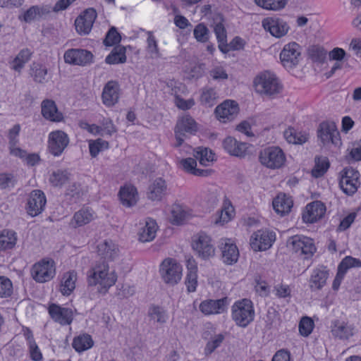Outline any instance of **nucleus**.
Listing matches in <instances>:
<instances>
[{
    "label": "nucleus",
    "instance_id": "nucleus-1",
    "mask_svg": "<svg viewBox=\"0 0 361 361\" xmlns=\"http://www.w3.org/2000/svg\"><path fill=\"white\" fill-rule=\"evenodd\" d=\"M253 85L257 93L262 97L274 98L281 93L283 85L276 74L264 71L255 78Z\"/></svg>",
    "mask_w": 361,
    "mask_h": 361
},
{
    "label": "nucleus",
    "instance_id": "nucleus-2",
    "mask_svg": "<svg viewBox=\"0 0 361 361\" xmlns=\"http://www.w3.org/2000/svg\"><path fill=\"white\" fill-rule=\"evenodd\" d=\"M117 280V275L114 271L109 272V264L103 261L97 263L88 271V284L101 286L99 292L106 293L108 289L114 286Z\"/></svg>",
    "mask_w": 361,
    "mask_h": 361
},
{
    "label": "nucleus",
    "instance_id": "nucleus-3",
    "mask_svg": "<svg viewBox=\"0 0 361 361\" xmlns=\"http://www.w3.org/2000/svg\"><path fill=\"white\" fill-rule=\"evenodd\" d=\"M231 316L237 326L243 328L247 326L255 318L252 301L245 298L235 302L231 308Z\"/></svg>",
    "mask_w": 361,
    "mask_h": 361
},
{
    "label": "nucleus",
    "instance_id": "nucleus-4",
    "mask_svg": "<svg viewBox=\"0 0 361 361\" xmlns=\"http://www.w3.org/2000/svg\"><path fill=\"white\" fill-rule=\"evenodd\" d=\"M182 271V266L173 258L165 259L161 262L159 269L163 281L170 286H174L180 281Z\"/></svg>",
    "mask_w": 361,
    "mask_h": 361
},
{
    "label": "nucleus",
    "instance_id": "nucleus-5",
    "mask_svg": "<svg viewBox=\"0 0 361 361\" xmlns=\"http://www.w3.org/2000/svg\"><path fill=\"white\" fill-rule=\"evenodd\" d=\"M260 163L271 169L281 168L286 161V156L279 147H268L262 149L259 155Z\"/></svg>",
    "mask_w": 361,
    "mask_h": 361
},
{
    "label": "nucleus",
    "instance_id": "nucleus-6",
    "mask_svg": "<svg viewBox=\"0 0 361 361\" xmlns=\"http://www.w3.org/2000/svg\"><path fill=\"white\" fill-rule=\"evenodd\" d=\"M56 274L54 262L43 259L35 263L31 269L33 279L38 283H44L52 279Z\"/></svg>",
    "mask_w": 361,
    "mask_h": 361
},
{
    "label": "nucleus",
    "instance_id": "nucleus-7",
    "mask_svg": "<svg viewBox=\"0 0 361 361\" xmlns=\"http://www.w3.org/2000/svg\"><path fill=\"white\" fill-rule=\"evenodd\" d=\"M287 245L293 252L306 255L305 258L312 256L316 251L313 240L305 235H296L289 238Z\"/></svg>",
    "mask_w": 361,
    "mask_h": 361
},
{
    "label": "nucleus",
    "instance_id": "nucleus-8",
    "mask_svg": "<svg viewBox=\"0 0 361 361\" xmlns=\"http://www.w3.org/2000/svg\"><path fill=\"white\" fill-rule=\"evenodd\" d=\"M359 172L352 167L345 168L341 171L339 185L344 193L353 195L360 185Z\"/></svg>",
    "mask_w": 361,
    "mask_h": 361
},
{
    "label": "nucleus",
    "instance_id": "nucleus-9",
    "mask_svg": "<svg viewBox=\"0 0 361 361\" xmlns=\"http://www.w3.org/2000/svg\"><path fill=\"white\" fill-rule=\"evenodd\" d=\"M192 248L197 256L202 259H208L215 254V247L212 238L203 233L195 236L192 241Z\"/></svg>",
    "mask_w": 361,
    "mask_h": 361
},
{
    "label": "nucleus",
    "instance_id": "nucleus-10",
    "mask_svg": "<svg viewBox=\"0 0 361 361\" xmlns=\"http://www.w3.org/2000/svg\"><path fill=\"white\" fill-rule=\"evenodd\" d=\"M276 240V234L269 230H259L251 236L250 245L255 251L269 250Z\"/></svg>",
    "mask_w": 361,
    "mask_h": 361
},
{
    "label": "nucleus",
    "instance_id": "nucleus-11",
    "mask_svg": "<svg viewBox=\"0 0 361 361\" xmlns=\"http://www.w3.org/2000/svg\"><path fill=\"white\" fill-rule=\"evenodd\" d=\"M197 130V123L190 116L187 115L180 118L175 127V135L177 140L176 147H180L186 134L193 135Z\"/></svg>",
    "mask_w": 361,
    "mask_h": 361
},
{
    "label": "nucleus",
    "instance_id": "nucleus-12",
    "mask_svg": "<svg viewBox=\"0 0 361 361\" xmlns=\"http://www.w3.org/2000/svg\"><path fill=\"white\" fill-rule=\"evenodd\" d=\"M69 144L68 135L62 130L52 131L49 135L48 148L54 157L60 156Z\"/></svg>",
    "mask_w": 361,
    "mask_h": 361
},
{
    "label": "nucleus",
    "instance_id": "nucleus-13",
    "mask_svg": "<svg viewBox=\"0 0 361 361\" xmlns=\"http://www.w3.org/2000/svg\"><path fill=\"white\" fill-rule=\"evenodd\" d=\"M300 46L296 42L286 44L280 54V59L286 68H293L300 61L301 51Z\"/></svg>",
    "mask_w": 361,
    "mask_h": 361
},
{
    "label": "nucleus",
    "instance_id": "nucleus-14",
    "mask_svg": "<svg viewBox=\"0 0 361 361\" xmlns=\"http://www.w3.org/2000/svg\"><path fill=\"white\" fill-rule=\"evenodd\" d=\"M317 134L323 145L331 142L337 146L341 144L340 134L334 122L324 121L321 123L317 130Z\"/></svg>",
    "mask_w": 361,
    "mask_h": 361
},
{
    "label": "nucleus",
    "instance_id": "nucleus-15",
    "mask_svg": "<svg viewBox=\"0 0 361 361\" xmlns=\"http://www.w3.org/2000/svg\"><path fill=\"white\" fill-rule=\"evenodd\" d=\"M46 203V196L42 190H32L26 204L27 213L32 217L37 216L44 211Z\"/></svg>",
    "mask_w": 361,
    "mask_h": 361
},
{
    "label": "nucleus",
    "instance_id": "nucleus-16",
    "mask_svg": "<svg viewBox=\"0 0 361 361\" xmlns=\"http://www.w3.org/2000/svg\"><path fill=\"white\" fill-rule=\"evenodd\" d=\"M262 24L267 32L276 38L285 36L290 29L286 21L276 17H267L262 20Z\"/></svg>",
    "mask_w": 361,
    "mask_h": 361
},
{
    "label": "nucleus",
    "instance_id": "nucleus-17",
    "mask_svg": "<svg viewBox=\"0 0 361 361\" xmlns=\"http://www.w3.org/2000/svg\"><path fill=\"white\" fill-rule=\"evenodd\" d=\"M218 247L221 252V259L224 263L232 265L237 262L239 257V250L232 239L221 238Z\"/></svg>",
    "mask_w": 361,
    "mask_h": 361
},
{
    "label": "nucleus",
    "instance_id": "nucleus-18",
    "mask_svg": "<svg viewBox=\"0 0 361 361\" xmlns=\"http://www.w3.org/2000/svg\"><path fill=\"white\" fill-rule=\"evenodd\" d=\"M63 58L67 63L86 66L92 62L93 55L86 49H71L65 52Z\"/></svg>",
    "mask_w": 361,
    "mask_h": 361
},
{
    "label": "nucleus",
    "instance_id": "nucleus-19",
    "mask_svg": "<svg viewBox=\"0 0 361 361\" xmlns=\"http://www.w3.org/2000/svg\"><path fill=\"white\" fill-rule=\"evenodd\" d=\"M97 12L90 8L84 11L75 20V26L80 35H87L92 30L97 18Z\"/></svg>",
    "mask_w": 361,
    "mask_h": 361
},
{
    "label": "nucleus",
    "instance_id": "nucleus-20",
    "mask_svg": "<svg viewBox=\"0 0 361 361\" xmlns=\"http://www.w3.org/2000/svg\"><path fill=\"white\" fill-rule=\"evenodd\" d=\"M51 318L61 325H70L73 320V312L71 308L51 303L48 307Z\"/></svg>",
    "mask_w": 361,
    "mask_h": 361
},
{
    "label": "nucleus",
    "instance_id": "nucleus-21",
    "mask_svg": "<svg viewBox=\"0 0 361 361\" xmlns=\"http://www.w3.org/2000/svg\"><path fill=\"white\" fill-rule=\"evenodd\" d=\"M238 104L234 101L229 100L224 102L215 109L217 118L223 123L233 121L238 114Z\"/></svg>",
    "mask_w": 361,
    "mask_h": 361
},
{
    "label": "nucleus",
    "instance_id": "nucleus-22",
    "mask_svg": "<svg viewBox=\"0 0 361 361\" xmlns=\"http://www.w3.org/2000/svg\"><path fill=\"white\" fill-rule=\"evenodd\" d=\"M326 207L320 201H314L308 204L302 213V220L305 223H314L320 219L325 214Z\"/></svg>",
    "mask_w": 361,
    "mask_h": 361
},
{
    "label": "nucleus",
    "instance_id": "nucleus-23",
    "mask_svg": "<svg viewBox=\"0 0 361 361\" xmlns=\"http://www.w3.org/2000/svg\"><path fill=\"white\" fill-rule=\"evenodd\" d=\"M168 186L162 178H157L148 186L147 197L151 201H161L166 195Z\"/></svg>",
    "mask_w": 361,
    "mask_h": 361
},
{
    "label": "nucleus",
    "instance_id": "nucleus-24",
    "mask_svg": "<svg viewBox=\"0 0 361 361\" xmlns=\"http://www.w3.org/2000/svg\"><path fill=\"white\" fill-rule=\"evenodd\" d=\"M120 86L118 82L110 80L104 85L102 94V102L106 106H113L119 99Z\"/></svg>",
    "mask_w": 361,
    "mask_h": 361
},
{
    "label": "nucleus",
    "instance_id": "nucleus-25",
    "mask_svg": "<svg viewBox=\"0 0 361 361\" xmlns=\"http://www.w3.org/2000/svg\"><path fill=\"white\" fill-rule=\"evenodd\" d=\"M329 270L326 267H318L312 270L309 280V286L312 291L321 290L326 283Z\"/></svg>",
    "mask_w": 361,
    "mask_h": 361
},
{
    "label": "nucleus",
    "instance_id": "nucleus-26",
    "mask_svg": "<svg viewBox=\"0 0 361 361\" xmlns=\"http://www.w3.org/2000/svg\"><path fill=\"white\" fill-rule=\"evenodd\" d=\"M228 305V298H223L219 300H208L201 302L200 309L204 314H221L224 312Z\"/></svg>",
    "mask_w": 361,
    "mask_h": 361
},
{
    "label": "nucleus",
    "instance_id": "nucleus-27",
    "mask_svg": "<svg viewBox=\"0 0 361 361\" xmlns=\"http://www.w3.org/2000/svg\"><path fill=\"white\" fill-rule=\"evenodd\" d=\"M42 114L44 118L52 122H60L63 116L61 112L58 110L54 101L44 99L41 104Z\"/></svg>",
    "mask_w": 361,
    "mask_h": 361
},
{
    "label": "nucleus",
    "instance_id": "nucleus-28",
    "mask_svg": "<svg viewBox=\"0 0 361 361\" xmlns=\"http://www.w3.org/2000/svg\"><path fill=\"white\" fill-rule=\"evenodd\" d=\"M331 328L333 336L341 340L348 339L354 334V326L343 321L332 322Z\"/></svg>",
    "mask_w": 361,
    "mask_h": 361
},
{
    "label": "nucleus",
    "instance_id": "nucleus-29",
    "mask_svg": "<svg viewBox=\"0 0 361 361\" xmlns=\"http://www.w3.org/2000/svg\"><path fill=\"white\" fill-rule=\"evenodd\" d=\"M98 255L104 259L114 260L119 254L118 246L111 240H105L97 245Z\"/></svg>",
    "mask_w": 361,
    "mask_h": 361
},
{
    "label": "nucleus",
    "instance_id": "nucleus-30",
    "mask_svg": "<svg viewBox=\"0 0 361 361\" xmlns=\"http://www.w3.org/2000/svg\"><path fill=\"white\" fill-rule=\"evenodd\" d=\"M223 147L231 155L242 157L246 151V144L239 142L232 137H228L223 141Z\"/></svg>",
    "mask_w": 361,
    "mask_h": 361
},
{
    "label": "nucleus",
    "instance_id": "nucleus-31",
    "mask_svg": "<svg viewBox=\"0 0 361 361\" xmlns=\"http://www.w3.org/2000/svg\"><path fill=\"white\" fill-rule=\"evenodd\" d=\"M77 273L72 270L65 273L62 277L60 286V292L63 295H70L75 288Z\"/></svg>",
    "mask_w": 361,
    "mask_h": 361
},
{
    "label": "nucleus",
    "instance_id": "nucleus-32",
    "mask_svg": "<svg viewBox=\"0 0 361 361\" xmlns=\"http://www.w3.org/2000/svg\"><path fill=\"white\" fill-rule=\"evenodd\" d=\"M272 204L276 212L284 215L290 212L293 202L290 197L283 194L275 197Z\"/></svg>",
    "mask_w": 361,
    "mask_h": 361
},
{
    "label": "nucleus",
    "instance_id": "nucleus-33",
    "mask_svg": "<svg viewBox=\"0 0 361 361\" xmlns=\"http://www.w3.org/2000/svg\"><path fill=\"white\" fill-rule=\"evenodd\" d=\"M157 224L156 221L150 218L147 219L139 232V240L142 243L152 241L156 236Z\"/></svg>",
    "mask_w": 361,
    "mask_h": 361
},
{
    "label": "nucleus",
    "instance_id": "nucleus-34",
    "mask_svg": "<svg viewBox=\"0 0 361 361\" xmlns=\"http://www.w3.org/2000/svg\"><path fill=\"white\" fill-rule=\"evenodd\" d=\"M92 210L88 207H84L75 213L71 224L74 227H79L89 224L94 218Z\"/></svg>",
    "mask_w": 361,
    "mask_h": 361
},
{
    "label": "nucleus",
    "instance_id": "nucleus-35",
    "mask_svg": "<svg viewBox=\"0 0 361 361\" xmlns=\"http://www.w3.org/2000/svg\"><path fill=\"white\" fill-rule=\"evenodd\" d=\"M30 75L33 80L38 83L47 82V68L45 66L37 62H32L30 65Z\"/></svg>",
    "mask_w": 361,
    "mask_h": 361
},
{
    "label": "nucleus",
    "instance_id": "nucleus-36",
    "mask_svg": "<svg viewBox=\"0 0 361 361\" xmlns=\"http://www.w3.org/2000/svg\"><path fill=\"white\" fill-rule=\"evenodd\" d=\"M49 12V8L47 6H32L24 13L23 20L26 23H30L40 19L43 16L48 14Z\"/></svg>",
    "mask_w": 361,
    "mask_h": 361
},
{
    "label": "nucleus",
    "instance_id": "nucleus-37",
    "mask_svg": "<svg viewBox=\"0 0 361 361\" xmlns=\"http://www.w3.org/2000/svg\"><path fill=\"white\" fill-rule=\"evenodd\" d=\"M119 196L122 204L126 207H131L137 202V190L133 186H126L121 188Z\"/></svg>",
    "mask_w": 361,
    "mask_h": 361
},
{
    "label": "nucleus",
    "instance_id": "nucleus-38",
    "mask_svg": "<svg viewBox=\"0 0 361 361\" xmlns=\"http://www.w3.org/2000/svg\"><path fill=\"white\" fill-rule=\"evenodd\" d=\"M126 49L123 46H116L106 57L105 61L109 64L123 63L126 61Z\"/></svg>",
    "mask_w": 361,
    "mask_h": 361
},
{
    "label": "nucleus",
    "instance_id": "nucleus-39",
    "mask_svg": "<svg viewBox=\"0 0 361 361\" xmlns=\"http://www.w3.org/2000/svg\"><path fill=\"white\" fill-rule=\"evenodd\" d=\"M94 342L90 335L82 334L75 337L72 343L75 351L82 353L93 346Z\"/></svg>",
    "mask_w": 361,
    "mask_h": 361
},
{
    "label": "nucleus",
    "instance_id": "nucleus-40",
    "mask_svg": "<svg viewBox=\"0 0 361 361\" xmlns=\"http://www.w3.org/2000/svg\"><path fill=\"white\" fill-rule=\"evenodd\" d=\"M17 241L16 233L13 231H3L0 234V251L10 250L15 247Z\"/></svg>",
    "mask_w": 361,
    "mask_h": 361
},
{
    "label": "nucleus",
    "instance_id": "nucleus-41",
    "mask_svg": "<svg viewBox=\"0 0 361 361\" xmlns=\"http://www.w3.org/2000/svg\"><path fill=\"white\" fill-rule=\"evenodd\" d=\"M32 56V52L29 49H23L20 51L11 63V68L17 71L20 72L27 63Z\"/></svg>",
    "mask_w": 361,
    "mask_h": 361
},
{
    "label": "nucleus",
    "instance_id": "nucleus-42",
    "mask_svg": "<svg viewBox=\"0 0 361 361\" xmlns=\"http://www.w3.org/2000/svg\"><path fill=\"white\" fill-rule=\"evenodd\" d=\"M148 317L150 320L160 324H164L169 319L167 312L161 307L157 305H152L149 308Z\"/></svg>",
    "mask_w": 361,
    "mask_h": 361
},
{
    "label": "nucleus",
    "instance_id": "nucleus-43",
    "mask_svg": "<svg viewBox=\"0 0 361 361\" xmlns=\"http://www.w3.org/2000/svg\"><path fill=\"white\" fill-rule=\"evenodd\" d=\"M329 168V159L325 157L315 158V166L312 169V176L319 178L322 176Z\"/></svg>",
    "mask_w": 361,
    "mask_h": 361
},
{
    "label": "nucleus",
    "instance_id": "nucleus-44",
    "mask_svg": "<svg viewBox=\"0 0 361 361\" xmlns=\"http://www.w3.org/2000/svg\"><path fill=\"white\" fill-rule=\"evenodd\" d=\"M288 0H255L259 6L267 10L277 11L283 8Z\"/></svg>",
    "mask_w": 361,
    "mask_h": 361
},
{
    "label": "nucleus",
    "instance_id": "nucleus-45",
    "mask_svg": "<svg viewBox=\"0 0 361 361\" xmlns=\"http://www.w3.org/2000/svg\"><path fill=\"white\" fill-rule=\"evenodd\" d=\"M194 156L201 165L207 166L209 162L213 161L214 154L207 148L198 147L195 151Z\"/></svg>",
    "mask_w": 361,
    "mask_h": 361
},
{
    "label": "nucleus",
    "instance_id": "nucleus-46",
    "mask_svg": "<svg viewBox=\"0 0 361 361\" xmlns=\"http://www.w3.org/2000/svg\"><path fill=\"white\" fill-rule=\"evenodd\" d=\"M217 98L216 92L213 88H203L200 96V102L202 105L212 106L216 104Z\"/></svg>",
    "mask_w": 361,
    "mask_h": 361
},
{
    "label": "nucleus",
    "instance_id": "nucleus-47",
    "mask_svg": "<svg viewBox=\"0 0 361 361\" xmlns=\"http://www.w3.org/2000/svg\"><path fill=\"white\" fill-rule=\"evenodd\" d=\"M216 23L214 27V31L216 35L218 42H226L227 35L224 25H223L224 17L221 14L218 13L214 19Z\"/></svg>",
    "mask_w": 361,
    "mask_h": 361
},
{
    "label": "nucleus",
    "instance_id": "nucleus-48",
    "mask_svg": "<svg viewBox=\"0 0 361 361\" xmlns=\"http://www.w3.org/2000/svg\"><path fill=\"white\" fill-rule=\"evenodd\" d=\"M308 54L314 62L323 63L326 56V51L319 45H312L308 49Z\"/></svg>",
    "mask_w": 361,
    "mask_h": 361
},
{
    "label": "nucleus",
    "instance_id": "nucleus-49",
    "mask_svg": "<svg viewBox=\"0 0 361 361\" xmlns=\"http://www.w3.org/2000/svg\"><path fill=\"white\" fill-rule=\"evenodd\" d=\"M361 267V260L351 256L344 257L338 266V269L343 271V274H346L347 271L350 268Z\"/></svg>",
    "mask_w": 361,
    "mask_h": 361
},
{
    "label": "nucleus",
    "instance_id": "nucleus-50",
    "mask_svg": "<svg viewBox=\"0 0 361 361\" xmlns=\"http://www.w3.org/2000/svg\"><path fill=\"white\" fill-rule=\"evenodd\" d=\"M109 147V142L101 138L90 141L89 143L90 154L92 157H96L101 151L108 149Z\"/></svg>",
    "mask_w": 361,
    "mask_h": 361
},
{
    "label": "nucleus",
    "instance_id": "nucleus-51",
    "mask_svg": "<svg viewBox=\"0 0 361 361\" xmlns=\"http://www.w3.org/2000/svg\"><path fill=\"white\" fill-rule=\"evenodd\" d=\"M69 173L64 170L54 171L50 176L49 180L54 186H61L69 179Z\"/></svg>",
    "mask_w": 361,
    "mask_h": 361
},
{
    "label": "nucleus",
    "instance_id": "nucleus-52",
    "mask_svg": "<svg viewBox=\"0 0 361 361\" xmlns=\"http://www.w3.org/2000/svg\"><path fill=\"white\" fill-rule=\"evenodd\" d=\"M193 35L199 42H207L209 39V30L204 23H199L195 26Z\"/></svg>",
    "mask_w": 361,
    "mask_h": 361
},
{
    "label": "nucleus",
    "instance_id": "nucleus-53",
    "mask_svg": "<svg viewBox=\"0 0 361 361\" xmlns=\"http://www.w3.org/2000/svg\"><path fill=\"white\" fill-rule=\"evenodd\" d=\"M147 51L152 59H157L161 56L157 40L152 32H148L147 39Z\"/></svg>",
    "mask_w": 361,
    "mask_h": 361
},
{
    "label": "nucleus",
    "instance_id": "nucleus-54",
    "mask_svg": "<svg viewBox=\"0 0 361 361\" xmlns=\"http://www.w3.org/2000/svg\"><path fill=\"white\" fill-rule=\"evenodd\" d=\"M13 293L11 281L4 276H0V298L10 297Z\"/></svg>",
    "mask_w": 361,
    "mask_h": 361
},
{
    "label": "nucleus",
    "instance_id": "nucleus-55",
    "mask_svg": "<svg viewBox=\"0 0 361 361\" xmlns=\"http://www.w3.org/2000/svg\"><path fill=\"white\" fill-rule=\"evenodd\" d=\"M187 216L186 212L179 205H174L171 209V221L173 224H181Z\"/></svg>",
    "mask_w": 361,
    "mask_h": 361
},
{
    "label": "nucleus",
    "instance_id": "nucleus-56",
    "mask_svg": "<svg viewBox=\"0 0 361 361\" xmlns=\"http://www.w3.org/2000/svg\"><path fill=\"white\" fill-rule=\"evenodd\" d=\"M121 37L115 27H111L106 35L104 40L107 47L115 45L121 42Z\"/></svg>",
    "mask_w": 361,
    "mask_h": 361
},
{
    "label": "nucleus",
    "instance_id": "nucleus-57",
    "mask_svg": "<svg viewBox=\"0 0 361 361\" xmlns=\"http://www.w3.org/2000/svg\"><path fill=\"white\" fill-rule=\"evenodd\" d=\"M314 327V322L308 317H304L299 324V331L302 336H307L312 331Z\"/></svg>",
    "mask_w": 361,
    "mask_h": 361
},
{
    "label": "nucleus",
    "instance_id": "nucleus-58",
    "mask_svg": "<svg viewBox=\"0 0 361 361\" xmlns=\"http://www.w3.org/2000/svg\"><path fill=\"white\" fill-rule=\"evenodd\" d=\"M224 338V336L221 334L215 335L212 338L211 341L207 342L204 348L205 353L211 354L213 353L218 347L220 346Z\"/></svg>",
    "mask_w": 361,
    "mask_h": 361
},
{
    "label": "nucleus",
    "instance_id": "nucleus-59",
    "mask_svg": "<svg viewBox=\"0 0 361 361\" xmlns=\"http://www.w3.org/2000/svg\"><path fill=\"white\" fill-rule=\"evenodd\" d=\"M16 179L12 173H0V189L11 188L15 186Z\"/></svg>",
    "mask_w": 361,
    "mask_h": 361
},
{
    "label": "nucleus",
    "instance_id": "nucleus-60",
    "mask_svg": "<svg viewBox=\"0 0 361 361\" xmlns=\"http://www.w3.org/2000/svg\"><path fill=\"white\" fill-rule=\"evenodd\" d=\"M284 137L289 143L293 144H302L307 140V137L305 136H298L293 128H289L285 130Z\"/></svg>",
    "mask_w": 361,
    "mask_h": 361
},
{
    "label": "nucleus",
    "instance_id": "nucleus-61",
    "mask_svg": "<svg viewBox=\"0 0 361 361\" xmlns=\"http://www.w3.org/2000/svg\"><path fill=\"white\" fill-rule=\"evenodd\" d=\"M101 125L103 128L104 135L111 136L113 133L117 131V128L109 118H104L101 121Z\"/></svg>",
    "mask_w": 361,
    "mask_h": 361
},
{
    "label": "nucleus",
    "instance_id": "nucleus-62",
    "mask_svg": "<svg viewBox=\"0 0 361 361\" xmlns=\"http://www.w3.org/2000/svg\"><path fill=\"white\" fill-rule=\"evenodd\" d=\"M209 75L213 80L221 81L228 79V74L221 66H216L209 71Z\"/></svg>",
    "mask_w": 361,
    "mask_h": 361
},
{
    "label": "nucleus",
    "instance_id": "nucleus-63",
    "mask_svg": "<svg viewBox=\"0 0 361 361\" xmlns=\"http://www.w3.org/2000/svg\"><path fill=\"white\" fill-rule=\"evenodd\" d=\"M185 285L189 293L195 292L197 285V273H188L185 279Z\"/></svg>",
    "mask_w": 361,
    "mask_h": 361
},
{
    "label": "nucleus",
    "instance_id": "nucleus-64",
    "mask_svg": "<svg viewBox=\"0 0 361 361\" xmlns=\"http://www.w3.org/2000/svg\"><path fill=\"white\" fill-rule=\"evenodd\" d=\"M28 348L31 360L33 361H40L42 359V354L36 342L28 344Z\"/></svg>",
    "mask_w": 361,
    "mask_h": 361
}]
</instances>
